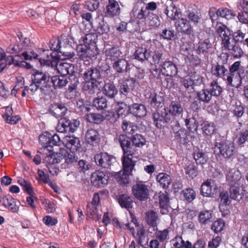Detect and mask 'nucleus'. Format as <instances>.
<instances>
[{
	"label": "nucleus",
	"mask_w": 248,
	"mask_h": 248,
	"mask_svg": "<svg viewBox=\"0 0 248 248\" xmlns=\"http://www.w3.org/2000/svg\"><path fill=\"white\" fill-rule=\"evenodd\" d=\"M123 151L126 155H137L138 149L142 147L146 142V140L140 134L132 135L130 138L126 135L121 134L118 138Z\"/></svg>",
	"instance_id": "f257e3e1"
},
{
	"label": "nucleus",
	"mask_w": 248,
	"mask_h": 248,
	"mask_svg": "<svg viewBox=\"0 0 248 248\" xmlns=\"http://www.w3.org/2000/svg\"><path fill=\"white\" fill-rule=\"evenodd\" d=\"M245 194V190L241 183H236L230 185L229 193L227 191H222L219 194L222 206L229 205L231 199L240 201L244 197Z\"/></svg>",
	"instance_id": "f03ea898"
},
{
	"label": "nucleus",
	"mask_w": 248,
	"mask_h": 248,
	"mask_svg": "<svg viewBox=\"0 0 248 248\" xmlns=\"http://www.w3.org/2000/svg\"><path fill=\"white\" fill-rule=\"evenodd\" d=\"M229 54L227 53H222L218 56L216 63L212 65L211 73L216 77L224 78L228 73V63Z\"/></svg>",
	"instance_id": "7ed1b4c3"
},
{
	"label": "nucleus",
	"mask_w": 248,
	"mask_h": 248,
	"mask_svg": "<svg viewBox=\"0 0 248 248\" xmlns=\"http://www.w3.org/2000/svg\"><path fill=\"white\" fill-rule=\"evenodd\" d=\"M31 81L40 87L42 93L46 95L51 91L50 77L48 73L36 71L31 75Z\"/></svg>",
	"instance_id": "20e7f679"
},
{
	"label": "nucleus",
	"mask_w": 248,
	"mask_h": 248,
	"mask_svg": "<svg viewBox=\"0 0 248 248\" xmlns=\"http://www.w3.org/2000/svg\"><path fill=\"white\" fill-rule=\"evenodd\" d=\"M79 124V122L77 120H71L66 117H63L59 121L57 130L60 133H73L78 127Z\"/></svg>",
	"instance_id": "39448f33"
},
{
	"label": "nucleus",
	"mask_w": 248,
	"mask_h": 248,
	"mask_svg": "<svg viewBox=\"0 0 248 248\" xmlns=\"http://www.w3.org/2000/svg\"><path fill=\"white\" fill-rule=\"evenodd\" d=\"M215 146L219 149L220 155L224 158H230L236 153L233 142L225 140L220 142H216Z\"/></svg>",
	"instance_id": "423d86ee"
},
{
	"label": "nucleus",
	"mask_w": 248,
	"mask_h": 248,
	"mask_svg": "<svg viewBox=\"0 0 248 248\" xmlns=\"http://www.w3.org/2000/svg\"><path fill=\"white\" fill-rule=\"evenodd\" d=\"M152 118L155 126L160 129L166 126L171 120L170 115L165 108L153 113Z\"/></svg>",
	"instance_id": "0eeeda50"
},
{
	"label": "nucleus",
	"mask_w": 248,
	"mask_h": 248,
	"mask_svg": "<svg viewBox=\"0 0 248 248\" xmlns=\"http://www.w3.org/2000/svg\"><path fill=\"white\" fill-rule=\"evenodd\" d=\"M79 74L84 80L100 82L99 80L102 78L100 70L96 67L86 66L80 70Z\"/></svg>",
	"instance_id": "6e6552de"
},
{
	"label": "nucleus",
	"mask_w": 248,
	"mask_h": 248,
	"mask_svg": "<svg viewBox=\"0 0 248 248\" xmlns=\"http://www.w3.org/2000/svg\"><path fill=\"white\" fill-rule=\"evenodd\" d=\"M132 193L139 201H144L149 197V187L142 182L137 183L132 187Z\"/></svg>",
	"instance_id": "1a4fd4ad"
},
{
	"label": "nucleus",
	"mask_w": 248,
	"mask_h": 248,
	"mask_svg": "<svg viewBox=\"0 0 248 248\" xmlns=\"http://www.w3.org/2000/svg\"><path fill=\"white\" fill-rule=\"evenodd\" d=\"M58 73L62 75L68 76L69 80L78 78L77 73L75 71L74 66L67 62H60L57 66Z\"/></svg>",
	"instance_id": "9d476101"
},
{
	"label": "nucleus",
	"mask_w": 248,
	"mask_h": 248,
	"mask_svg": "<svg viewBox=\"0 0 248 248\" xmlns=\"http://www.w3.org/2000/svg\"><path fill=\"white\" fill-rule=\"evenodd\" d=\"M108 176L102 171H96L92 173L91 177V183L96 187H103L108 182Z\"/></svg>",
	"instance_id": "9b49d317"
},
{
	"label": "nucleus",
	"mask_w": 248,
	"mask_h": 248,
	"mask_svg": "<svg viewBox=\"0 0 248 248\" xmlns=\"http://www.w3.org/2000/svg\"><path fill=\"white\" fill-rule=\"evenodd\" d=\"M217 186L212 180H207L201 187V194L203 197L213 198L217 194Z\"/></svg>",
	"instance_id": "f8f14e48"
},
{
	"label": "nucleus",
	"mask_w": 248,
	"mask_h": 248,
	"mask_svg": "<svg viewBox=\"0 0 248 248\" xmlns=\"http://www.w3.org/2000/svg\"><path fill=\"white\" fill-rule=\"evenodd\" d=\"M94 159L97 165L106 169L109 168L115 160L112 155L106 152H101L95 155Z\"/></svg>",
	"instance_id": "ddd939ff"
},
{
	"label": "nucleus",
	"mask_w": 248,
	"mask_h": 248,
	"mask_svg": "<svg viewBox=\"0 0 248 248\" xmlns=\"http://www.w3.org/2000/svg\"><path fill=\"white\" fill-rule=\"evenodd\" d=\"M78 55L81 59L94 57L97 53V50L94 46L91 47L86 44H80L77 46Z\"/></svg>",
	"instance_id": "4468645a"
},
{
	"label": "nucleus",
	"mask_w": 248,
	"mask_h": 248,
	"mask_svg": "<svg viewBox=\"0 0 248 248\" xmlns=\"http://www.w3.org/2000/svg\"><path fill=\"white\" fill-rule=\"evenodd\" d=\"M149 12L145 7H140L136 4L131 12V16L137 21L139 24L142 25Z\"/></svg>",
	"instance_id": "2eb2a0df"
},
{
	"label": "nucleus",
	"mask_w": 248,
	"mask_h": 248,
	"mask_svg": "<svg viewBox=\"0 0 248 248\" xmlns=\"http://www.w3.org/2000/svg\"><path fill=\"white\" fill-rule=\"evenodd\" d=\"M175 20V27L178 32L186 35L193 33L192 26L186 18H179Z\"/></svg>",
	"instance_id": "dca6fc26"
},
{
	"label": "nucleus",
	"mask_w": 248,
	"mask_h": 248,
	"mask_svg": "<svg viewBox=\"0 0 248 248\" xmlns=\"http://www.w3.org/2000/svg\"><path fill=\"white\" fill-rule=\"evenodd\" d=\"M161 71L166 76L173 77L178 73V68L172 62L165 61L161 64Z\"/></svg>",
	"instance_id": "f3484780"
},
{
	"label": "nucleus",
	"mask_w": 248,
	"mask_h": 248,
	"mask_svg": "<svg viewBox=\"0 0 248 248\" xmlns=\"http://www.w3.org/2000/svg\"><path fill=\"white\" fill-rule=\"evenodd\" d=\"M217 34L222 39V44L223 46L230 44L231 32L226 26L221 23H219L217 27L216 30Z\"/></svg>",
	"instance_id": "a211bd4d"
},
{
	"label": "nucleus",
	"mask_w": 248,
	"mask_h": 248,
	"mask_svg": "<svg viewBox=\"0 0 248 248\" xmlns=\"http://www.w3.org/2000/svg\"><path fill=\"white\" fill-rule=\"evenodd\" d=\"M123 153L124 155L122 157L123 170L127 174H131L135 165V162L132 160V157H137V155H126L125 152H123Z\"/></svg>",
	"instance_id": "6ab92c4d"
},
{
	"label": "nucleus",
	"mask_w": 248,
	"mask_h": 248,
	"mask_svg": "<svg viewBox=\"0 0 248 248\" xmlns=\"http://www.w3.org/2000/svg\"><path fill=\"white\" fill-rule=\"evenodd\" d=\"M212 44L209 41L204 40L203 41L199 42L197 45L195 50L197 54H203L204 55V59L203 61L207 62L208 61L209 52V49L211 48Z\"/></svg>",
	"instance_id": "aec40b11"
},
{
	"label": "nucleus",
	"mask_w": 248,
	"mask_h": 248,
	"mask_svg": "<svg viewBox=\"0 0 248 248\" xmlns=\"http://www.w3.org/2000/svg\"><path fill=\"white\" fill-rule=\"evenodd\" d=\"M67 111V108L64 104L57 103L51 104L49 108V111L52 115L56 118L63 117Z\"/></svg>",
	"instance_id": "412c9836"
},
{
	"label": "nucleus",
	"mask_w": 248,
	"mask_h": 248,
	"mask_svg": "<svg viewBox=\"0 0 248 248\" xmlns=\"http://www.w3.org/2000/svg\"><path fill=\"white\" fill-rule=\"evenodd\" d=\"M100 82H96L89 80H84L82 83V88L86 94L94 95L99 90L98 86Z\"/></svg>",
	"instance_id": "4be33fe9"
},
{
	"label": "nucleus",
	"mask_w": 248,
	"mask_h": 248,
	"mask_svg": "<svg viewBox=\"0 0 248 248\" xmlns=\"http://www.w3.org/2000/svg\"><path fill=\"white\" fill-rule=\"evenodd\" d=\"M70 84L68 89L65 92V96L67 99H73L76 97L78 94L77 87L79 84L78 78L69 80Z\"/></svg>",
	"instance_id": "5701e85b"
},
{
	"label": "nucleus",
	"mask_w": 248,
	"mask_h": 248,
	"mask_svg": "<svg viewBox=\"0 0 248 248\" xmlns=\"http://www.w3.org/2000/svg\"><path fill=\"white\" fill-rule=\"evenodd\" d=\"M151 53L152 50L150 49L140 47L136 50L133 57L136 60L141 62L149 61Z\"/></svg>",
	"instance_id": "b1692460"
},
{
	"label": "nucleus",
	"mask_w": 248,
	"mask_h": 248,
	"mask_svg": "<svg viewBox=\"0 0 248 248\" xmlns=\"http://www.w3.org/2000/svg\"><path fill=\"white\" fill-rule=\"evenodd\" d=\"M163 2H165L166 6L165 9V14L172 20H176V16H178L179 12L178 9L174 4L173 2L170 0H161Z\"/></svg>",
	"instance_id": "393cba45"
},
{
	"label": "nucleus",
	"mask_w": 248,
	"mask_h": 248,
	"mask_svg": "<svg viewBox=\"0 0 248 248\" xmlns=\"http://www.w3.org/2000/svg\"><path fill=\"white\" fill-rule=\"evenodd\" d=\"M103 93L110 99H113L118 94V90L112 82H105L102 90Z\"/></svg>",
	"instance_id": "a878e982"
},
{
	"label": "nucleus",
	"mask_w": 248,
	"mask_h": 248,
	"mask_svg": "<svg viewBox=\"0 0 248 248\" xmlns=\"http://www.w3.org/2000/svg\"><path fill=\"white\" fill-rule=\"evenodd\" d=\"M160 25L159 17L153 13L149 12L146 19L141 25L151 28H157Z\"/></svg>",
	"instance_id": "bb28decb"
},
{
	"label": "nucleus",
	"mask_w": 248,
	"mask_h": 248,
	"mask_svg": "<svg viewBox=\"0 0 248 248\" xmlns=\"http://www.w3.org/2000/svg\"><path fill=\"white\" fill-rule=\"evenodd\" d=\"M130 113L137 117H142L146 115L145 106L142 104L134 103L130 106Z\"/></svg>",
	"instance_id": "cd10ccee"
},
{
	"label": "nucleus",
	"mask_w": 248,
	"mask_h": 248,
	"mask_svg": "<svg viewBox=\"0 0 248 248\" xmlns=\"http://www.w3.org/2000/svg\"><path fill=\"white\" fill-rule=\"evenodd\" d=\"M51 83L53 84L54 87L57 89L65 86L68 83H70V81L68 79V76L61 75L60 76L52 77Z\"/></svg>",
	"instance_id": "c85d7f7f"
},
{
	"label": "nucleus",
	"mask_w": 248,
	"mask_h": 248,
	"mask_svg": "<svg viewBox=\"0 0 248 248\" xmlns=\"http://www.w3.org/2000/svg\"><path fill=\"white\" fill-rule=\"evenodd\" d=\"M86 140L87 142L91 145H96L100 140L98 132L94 129H88L86 133Z\"/></svg>",
	"instance_id": "c756f323"
},
{
	"label": "nucleus",
	"mask_w": 248,
	"mask_h": 248,
	"mask_svg": "<svg viewBox=\"0 0 248 248\" xmlns=\"http://www.w3.org/2000/svg\"><path fill=\"white\" fill-rule=\"evenodd\" d=\"M129 64L124 59L120 58L114 62L112 64L113 68L118 73H123L127 72L129 69Z\"/></svg>",
	"instance_id": "7c9ffc66"
},
{
	"label": "nucleus",
	"mask_w": 248,
	"mask_h": 248,
	"mask_svg": "<svg viewBox=\"0 0 248 248\" xmlns=\"http://www.w3.org/2000/svg\"><path fill=\"white\" fill-rule=\"evenodd\" d=\"M120 8L118 2L115 0H108V4L107 6L106 14L108 16L113 17L120 13Z\"/></svg>",
	"instance_id": "2f4dec72"
},
{
	"label": "nucleus",
	"mask_w": 248,
	"mask_h": 248,
	"mask_svg": "<svg viewBox=\"0 0 248 248\" xmlns=\"http://www.w3.org/2000/svg\"><path fill=\"white\" fill-rule=\"evenodd\" d=\"M105 55L107 59L115 62L121 58L122 52L118 47L113 46L106 49Z\"/></svg>",
	"instance_id": "473e14b6"
},
{
	"label": "nucleus",
	"mask_w": 248,
	"mask_h": 248,
	"mask_svg": "<svg viewBox=\"0 0 248 248\" xmlns=\"http://www.w3.org/2000/svg\"><path fill=\"white\" fill-rule=\"evenodd\" d=\"M169 114L173 116H179L183 112V107L179 101H171L168 108Z\"/></svg>",
	"instance_id": "72a5a7b5"
},
{
	"label": "nucleus",
	"mask_w": 248,
	"mask_h": 248,
	"mask_svg": "<svg viewBox=\"0 0 248 248\" xmlns=\"http://www.w3.org/2000/svg\"><path fill=\"white\" fill-rule=\"evenodd\" d=\"M224 47L228 49L229 53L235 58L241 57L244 53L242 48L240 47V45L238 44L234 45L230 42V44L227 45Z\"/></svg>",
	"instance_id": "f704fd0d"
},
{
	"label": "nucleus",
	"mask_w": 248,
	"mask_h": 248,
	"mask_svg": "<svg viewBox=\"0 0 248 248\" xmlns=\"http://www.w3.org/2000/svg\"><path fill=\"white\" fill-rule=\"evenodd\" d=\"M66 147L71 152L77 151L81 147L80 141L78 138L75 137H68L66 139Z\"/></svg>",
	"instance_id": "c9c22d12"
},
{
	"label": "nucleus",
	"mask_w": 248,
	"mask_h": 248,
	"mask_svg": "<svg viewBox=\"0 0 248 248\" xmlns=\"http://www.w3.org/2000/svg\"><path fill=\"white\" fill-rule=\"evenodd\" d=\"M240 172L234 169L230 170L226 174V180L230 186L236 183H241L240 181Z\"/></svg>",
	"instance_id": "e433bc0d"
},
{
	"label": "nucleus",
	"mask_w": 248,
	"mask_h": 248,
	"mask_svg": "<svg viewBox=\"0 0 248 248\" xmlns=\"http://www.w3.org/2000/svg\"><path fill=\"white\" fill-rule=\"evenodd\" d=\"M165 60V57L161 51L152 50L151 56L149 62L155 65H160L163 63V61Z\"/></svg>",
	"instance_id": "4c0bfd02"
},
{
	"label": "nucleus",
	"mask_w": 248,
	"mask_h": 248,
	"mask_svg": "<svg viewBox=\"0 0 248 248\" xmlns=\"http://www.w3.org/2000/svg\"><path fill=\"white\" fill-rule=\"evenodd\" d=\"M118 201L121 206L127 209L131 208L133 205V200L130 196L127 194H122L119 196Z\"/></svg>",
	"instance_id": "58836bf2"
},
{
	"label": "nucleus",
	"mask_w": 248,
	"mask_h": 248,
	"mask_svg": "<svg viewBox=\"0 0 248 248\" xmlns=\"http://www.w3.org/2000/svg\"><path fill=\"white\" fill-rule=\"evenodd\" d=\"M193 157L197 164L203 165L206 164L208 160V156L205 152L198 149L193 153Z\"/></svg>",
	"instance_id": "ea45409f"
},
{
	"label": "nucleus",
	"mask_w": 248,
	"mask_h": 248,
	"mask_svg": "<svg viewBox=\"0 0 248 248\" xmlns=\"http://www.w3.org/2000/svg\"><path fill=\"white\" fill-rule=\"evenodd\" d=\"M108 101L104 96H98L93 101V106L98 110H105L108 108Z\"/></svg>",
	"instance_id": "a19ab883"
},
{
	"label": "nucleus",
	"mask_w": 248,
	"mask_h": 248,
	"mask_svg": "<svg viewBox=\"0 0 248 248\" xmlns=\"http://www.w3.org/2000/svg\"><path fill=\"white\" fill-rule=\"evenodd\" d=\"M50 140L49 133L45 132L39 137V141L40 143L42 145L43 148V152H45L46 150L49 153L51 152V146L49 145V141Z\"/></svg>",
	"instance_id": "79ce46f5"
},
{
	"label": "nucleus",
	"mask_w": 248,
	"mask_h": 248,
	"mask_svg": "<svg viewBox=\"0 0 248 248\" xmlns=\"http://www.w3.org/2000/svg\"><path fill=\"white\" fill-rule=\"evenodd\" d=\"M98 35L95 33H90L87 34L84 37L83 41L84 44L91 47L94 46L97 50L96 42Z\"/></svg>",
	"instance_id": "37998d69"
},
{
	"label": "nucleus",
	"mask_w": 248,
	"mask_h": 248,
	"mask_svg": "<svg viewBox=\"0 0 248 248\" xmlns=\"http://www.w3.org/2000/svg\"><path fill=\"white\" fill-rule=\"evenodd\" d=\"M98 25L95 27L98 33L100 34H107L109 31V26L103 18L97 19Z\"/></svg>",
	"instance_id": "c03bdc74"
},
{
	"label": "nucleus",
	"mask_w": 248,
	"mask_h": 248,
	"mask_svg": "<svg viewBox=\"0 0 248 248\" xmlns=\"http://www.w3.org/2000/svg\"><path fill=\"white\" fill-rule=\"evenodd\" d=\"M159 204L161 208V213L166 214L168 212L169 199L167 194H161L159 197Z\"/></svg>",
	"instance_id": "a18cd8bd"
},
{
	"label": "nucleus",
	"mask_w": 248,
	"mask_h": 248,
	"mask_svg": "<svg viewBox=\"0 0 248 248\" xmlns=\"http://www.w3.org/2000/svg\"><path fill=\"white\" fill-rule=\"evenodd\" d=\"M122 128L124 132L132 134L138 130V126L134 123L124 120L122 122Z\"/></svg>",
	"instance_id": "49530a36"
},
{
	"label": "nucleus",
	"mask_w": 248,
	"mask_h": 248,
	"mask_svg": "<svg viewBox=\"0 0 248 248\" xmlns=\"http://www.w3.org/2000/svg\"><path fill=\"white\" fill-rule=\"evenodd\" d=\"M156 180L160 185L164 188H167L170 184V177L164 173H159L156 177Z\"/></svg>",
	"instance_id": "de8ad7c7"
},
{
	"label": "nucleus",
	"mask_w": 248,
	"mask_h": 248,
	"mask_svg": "<svg viewBox=\"0 0 248 248\" xmlns=\"http://www.w3.org/2000/svg\"><path fill=\"white\" fill-rule=\"evenodd\" d=\"M197 96L200 101L205 103H209L212 96L210 90L204 89L201 91L197 92Z\"/></svg>",
	"instance_id": "09e8293b"
},
{
	"label": "nucleus",
	"mask_w": 248,
	"mask_h": 248,
	"mask_svg": "<svg viewBox=\"0 0 248 248\" xmlns=\"http://www.w3.org/2000/svg\"><path fill=\"white\" fill-rule=\"evenodd\" d=\"M151 104L156 108H161L163 105L164 98L156 93H151L150 96Z\"/></svg>",
	"instance_id": "8fccbe9b"
},
{
	"label": "nucleus",
	"mask_w": 248,
	"mask_h": 248,
	"mask_svg": "<svg viewBox=\"0 0 248 248\" xmlns=\"http://www.w3.org/2000/svg\"><path fill=\"white\" fill-rule=\"evenodd\" d=\"M186 16L189 23L191 22L194 25H197L201 19L200 16L196 10L188 9L186 12Z\"/></svg>",
	"instance_id": "3c124183"
},
{
	"label": "nucleus",
	"mask_w": 248,
	"mask_h": 248,
	"mask_svg": "<svg viewBox=\"0 0 248 248\" xmlns=\"http://www.w3.org/2000/svg\"><path fill=\"white\" fill-rule=\"evenodd\" d=\"M184 199L188 202H192L196 198V193L192 188H187L182 191Z\"/></svg>",
	"instance_id": "603ef678"
},
{
	"label": "nucleus",
	"mask_w": 248,
	"mask_h": 248,
	"mask_svg": "<svg viewBox=\"0 0 248 248\" xmlns=\"http://www.w3.org/2000/svg\"><path fill=\"white\" fill-rule=\"evenodd\" d=\"M130 105H127L123 102H119L116 105V109L118 115H126L130 113Z\"/></svg>",
	"instance_id": "864d4df0"
},
{
	"label": "nucleus",
	"mask_w": 248,
	"mask_h": 248,
	"mask_svg": "<svg viewBox=\"0 0 248 248\" xmlns=\"http://www.w3.org/2000/svg\"><path fill=\"white\" fill-rule=\"evenodd\" d=\"M240 62L237 61L234 62L230 67L229 66V68L231 75H233V73L238 71V74L239 75V78L241 79L244 76V73L243 67H240Z\"/></svg>",
	"instance_id": "5fc2aeb1"
},
{
	"label": "nucleus",
	"mask_w": 248,
	"mask_h": 248,
	"mask_svg": "<svg viewBox=\"0 0 248 248\" xmlns=\"http://www.w3.org/2000/svg\"><path fill=\"white\" fill-rule=\"evenodd\" d=\"M60 42L59 40H57V45L56 47L54 46V45L52 44V46L50 47L51 50L54 51H59V52L62 54V56H64L63 59H71L74 56L75 54L73 52H68V51H64L61 50V47L60 46Z\"/></svg>",
	"instance_id": "6e6d98bb"
},
{
	"label": "nucleus",
	"mask_w": 248,
	"mask_h": 248,
	"mask_svg": "<svg viewBox=\"0 0 248 248\" xmlns=\"http://www.w3.org/2000/svg\"><path fill=\"white\" fill-rule=\"evenodd\" d=\"M202 131L204 134L207 136H211L215 132V125L213 123L207 121L202 123Z\"/></svg>",
	"instance_id": "4d7b16f0"
},
{
	"label": "nucleus",
	"mask_w": 248,
	"mask_h": 248,
	"mask_svg": "<svg viewBox=\"0 0 248 248\" xmlns=\"http://www.w3.org/2000/svg\"><path fill=\"white\" fill-rule=\"evenodd\" d=\"M159 34L161 38L167 40H174L176 35L175 31L174 30L167 28L163 29Z\"/></svg>",
	"instance_id": "13d9d810"
},
{
	"label": "nucleus",
	"mask_w": 248,
	"mask_h": 248,
	"mask_svg": "<svg viewBox=\"0 0 248 248\" xmlns=\"http://www.w3.org/2000/svg\"><path fill=\"white\" fill-rule=\"evenodd\" d=\"M219 16L230 19L236 16V14L227 8H220L218 9Z\"/></svg>",
	"instance_id": "bf43d9fd"
},
{
	"label": "nucleus",
	"mask_w": 248,
	"mask_h": 248,
	"mask_svg": "<svg viewBox=\"0 0 248 248\" xmlns=\"http://www.w3.org/2000/svg\"><path fill=\"white\" fill-rule=\"evenodd\" d=\"M18 183L22 187L23 190L30 195L33 193V191L30 182L25 179L20 178L18 180Z\"/></svg>",
	"instance_id": "052dcab7"
},
{
	"label": "nucleus",
	"mask_w": 248,
	"mask_h": 248,
	"mask_svg": "<svg viewBox=\"0 0 248 248\" xmlns=\"http://www.w3.org/2000/svg\"><path fill=\"white\" fill-rule=\"evenodd\" d=\"M212 214L210 211L205 210L201 212L199 216V222L202 224H207L211 221Z\"/></svg>",
	"instance_id": "680f3d73"
},
{
	"label": "nucleus",
	"mask_w": 248,
	"mask_h": 248,
	"mask_svg": "<svg viewBox=\"0 0 248 248\" xmlns=\"http://www.w3.org/2000/svg\"><path fill=\"white\" fill-rule=\"evenodd\" d=\"M146 221L148 225L155 227L156 226V220L157 217L155 213L153 211H150L146 213Z\"/></svg>",
	"instance_id": "e2e57ef3"
},
{
	"label": "nucleus",
	"mask_w": 248,
	"mask_h": 248,
	"mask_svg": "<svg viewBox=\"0 0 248 248\" xmlns=\"http://www.w3.org/2000/svg\"><path fill=\"white\" fill-rule=\"evenodd\" d=\"M232 42H234V44H238V45L242 44L244 42L245 34L243 33L241 31L239 30L232 33Z\"/></svg>",
	"instance_id": "0e129e2a"
},
{
	"label": "nucleus",
	"mask_w": 248,
	"mask_h": 248,
	"mask_svg": "<svg viewBox=\"0 0 248 248\" xmlns=\"http://www.w3.org/2000/svg\"><path fill=\"white\" fill-rule=\"evenodd\" d=\"M211 88L210 91L212 96H219L222 93V88L216 81L212 82Z\"/></svg>",
	"instance_id": "69168bd1"
},
{
	"label": "nucleus",
	"mask_w": 248,
	"mask_h": 248,
	"mask_svg": "<svg viewBox=\"0 0 248 248\" xmlns=\"http://www.w3.org/2000/svg\"><path fill=\"white\" fill-rule=\"evenodd\" d=\"M237 142L243 144L248 140V130L242 129L236 136Z\"/></svg>",
	"instance_id": "338daca9"
},
{
	"label": "nucleus",
	"mask_w": 248,
	"mask_h": 248,
	"mask_svg": "<svg viewBox=\"0 0 248 248\" xmlns=\"http://www.w3.org/2000/svg\"><path fill=\"white\" fill-rule=\"evenodd\" d=\"M87 117L88 121L91 123L99 124L104 121L103 114L99 113H91Z\"/></svg>",
	"instance_id": "774afa93"
}]
</instances>
